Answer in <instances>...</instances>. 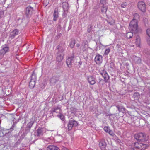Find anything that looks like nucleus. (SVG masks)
<instances>
[{"label":"nucleus","instance_id":"obj_16","mask_svg":"<svg viewBox=\"0 0 150 150\" xmlns=\"http://www.w3.org/2000/svg\"><path fill=\"white\" fill-rule=\"evenodd\" d=\"M132 59L135 64H138L141 63V59L139 57H137L136 56H133Z\"/></svg>","mask_w":150,"mask_h":150},{"label":"nucleus","instance_id":"obj_24","mask_svg":"<svg viewBox=\"0 0 150 150\" xmlns=\"http://www.w3.org/2000/svg\"><path fill=\"white\" fill-rule=\"evenodd\" d=\"M57 48L58 49H59V51L58 52V53H60L62 54L63 52L65 50V48L61 47L59 45H58L57 46Z\"/></svg>","mask_w":150,"mask_h":150},{"label":"nucleus","instance_id":"obj_53","mask_svg":"<svg viewBox=\"0 0 150 150\" xmlns=\"http://www.w3.org/2000/svg\"><path fill=\"white\" fill-rule=\"evenodd\" d=\"M108 22L110 25H112V24L110 22Z\"/></svg>","mask_w":150,"mask_h":150},{"label":"nucleus","instance_id":"obj_45","mask_svg":"<svg viewBox=\"0 0 150 150\" xmlns=\"http://www.w3.org/2000/svg\"><path fill=\"white\" fill-rule=\"evenodd\" d=\"M116 47H117V48H120V44H117L116 45Z\"/></svg>","mask_w":150,"mask_h":150},{"label":"nucleus","instance_id":"obj_12","mask_svg":"<svg viewBox=\"0 0 150 150\" xmlns=\"http://www.w3.org/2000/svg\"><path fill=\"white\" fill-rule=\"evenodd\" d=\"M88 82L92 85H94L96 83V78L93 76H90L87 77Z\"/></svg>","mask_w":150,"mask_h":150},{"label":"nucleus","instance_id":"obj_27","mask_svg":"<svg viewBox=\"0 0 150 150\" xmlns=\"http://www.w3.org/2000/svg\"><path fill=\"white\" fill-rule=\"evenodd\" d=\"M101 11L103 13H105L107 10L108 7L107 6H101Z\"/></svg>","mask_w":150,"mask_h":150},{"label":"nucleus","instance_id":"obj_29","mask_svg":"<svg viewBox=\"0 0 150 150\" xmlns=\"http://www.w3.org/2000/svg\"><path fill=\"white\" fill-rule=\"evenodd\" d=\"M106 144L104 141L100 142L99 143V146L101 148H105L106 146Z\"/></svg>","mask_w":150,"mask_h":150},{"label":"nucleus","instance_id":"obj_49","mask_svg":"<svg viewBox=\"0 0 150 150\" xmlns=\"http://www.w3.org/2000/svg\"><path fill=\"white\" fill-rule=\"evenodd\" d=\"M76 47H79L80 45H79V44L77 43L76 45Z\"/></svg>","mask_w":150,"mask_h":150},{"label":"nucleus","instance_id":"obj_42","mask_svg":"<svg viewBox=\"0 0 150 150\" xmlns=\"http://www.w3.org/2000/svg\"><path fill=\"white\" fill-rule=\"evenodd\" d=\"M16 126V124L14 122L13 123V124L12 125V126L11 127V128L10 129V130H12L14 127Z\"/></svg>","mask_w":150,"mask_h":150},{"label":"nucleus","instance_id":"obj_6","mask_svg":"<svg viewBox=\"0 0 150 150\" xmlns=\"http://www.w3.org/2000/svg\"><path fill=\"white\" fill-rule=\"evenodd\" d=\"M138 7L140 11L143 12H144L146 11V5L143 1H140L138 3Z\"/></svg>","mask_w":150,"mask_h":150},{"label":"nucleus","instance_id":"obj_38","mask_svg":"<svg viewBox=\"0 0 150 150\" xmlns=\"http://www.w3.org/2000/svg\"><path fill=\"white\" fill-rule=\"evenodd\" d=\"M110 51V48L107 49L105 50L104 53V54L105 55H108Z\"/></svg>","mask_w":150,"mask_h":150},{"label":"nucleus","instance_id":"obj_5","mask_svg":"<svg viewBox=\"0 0 150 150\" xmlns=\"http://www.w3.org/2000/svg\"><path fill=\"white\" fill-rule=\"evenodd\" d=\"M100 74L104 78L105 82V83L108 82L109 79V76L106 71L103 70L100 71Z\"/></svg>","mask_w":150,"mask_h":150},{"label":"nucleus","instance_id":"obj_23","mask_svg":"<svg viewBox=\"0 0 150 150\" xmlns=\"http://www.w3.org/2000/svg\"><path fill=\"white\" fill-rule=\"evenodd\" d=\"M141 43V39L139 36L136 37V44L137 46L138 47H139Z\"/></svg>","mask_w":150,"mask_h":150},{"label":"nucleus","instance_id":"obj_41","mask_svg":"<svg viewBox=\"0 0 150 150\" xmlns=\"http://www.w3.org/2000/svg\"><path fill=\"white\" fill-rule=\"evenodd\" d=\"M110 67L111 68H114V63L112 62H111L110 63Z\"/></svg>","mask_w":150,"mask_h":150},{"label":"nucleus","instance_id":"obj_36","mask_svg":"<svg viewBox=\"0 0 150 150\" xmlns=\"http://www.w3.org/2000/svg\"><path fill=\"white\" fill-rule=\"evenodd\" d=\"M92 27L93 26L91 24H90L88 25L87 29V31L88 33H90L92 29Z\"/></svg>","mask_w":150,"mask_h":150},{"label":"nucleus","instance_id":"obj_46","mask_svg":"<svg viewBox=\"0 0 150 150\" xmlns=\"http://www.w3.org/2000/svg\"><path fill=\"white\" fill-rule=\"evenodd\" d=\"M67 11L66 12H65V11H64V16L65 17L67 16Z\"/></svg>","mask_w":150,"mask_h":150},{"label":"nucleus","instance_id":"obj_20","mask_svg":"<svg viewBox=\"0 0 150 150\" xmlns=\"http://www.w3.org/2000/svg\"><path fill=\"white\" fill-rule=\"evenodd\" d=\"M58 148L55 146L49 145L47 148V150H58Z\"/></svg>","mask_w":150,"mask_h":150},{"label":"nucleus","instance_id":"obj_35","mask_svg":"<svg viewBox=\"0 0 150 150\" xmlns=\"http://www.w3.org/2000/svg\"><path fill=\"white\" fill-rule=\"evenodd\" d=\"M106 0H100V4L101 6H106Z\"/></svg>","mask_w":150,"mask_h":150},{"label":"nucleus","instance_id":"obj_4","mask_svg":"<svg viewBox=\"0 0 150 150\" xmlns=\"http://www.w3.org/2000/svg\"><path fill=\"white\" fill-rule=\"evenodd\" d=\"M33 11V8L30 6H28L26 8L25 11V15L28 18H29L31 16Z\"/></svg>","mask_w":150,"mask_h":150},{"label":"nucleus","instance_id":"obj_44","mask_svg":"<svg viewBox=\"0 0 150 150\" xmlns=\"http://www.w3.org/2000/svg\"><path fill=\"white\" fill-rule=\"evenodd\" d=\"M139 149H137V148L135 147L134 148H131L130 149V150H139Z\"/></svg>","mask_w":150,"mask_h":150},{"label":"nucleus","instance_id":"obj_13","mask_svg":"<svg viewBox=\"0 0 150 150\" xmlns=\"http://www.w3.org/2000/svg\"><path fill=\"white\" fill-rule=\"evenodd\" d=\"M19 33V30L17 29L14 30L11 32L9 38L11 39L14 38L15 36L17 35Z\"/></svg>","mask_w":150,"mask_h":150},{"label":"nucleus","instance_id":"obj_32","mask_svg":"<svg viewBox=\"0 0 150 150\" xmlns=\"http://www.w3.org/2000/svg\"><path fill=\"white\" fill-rule=\"evenodd\" d=\"M133 33L132 32H129L126 34V37L128 38H130L133 36Z\"/></svg>","mask_w":150,"mask_h":150},{"label":"nucleus","instance_id":"obj_30","mask_svg":"<svg viewBox=\"0 0 150 150\" xmlns=\"http://www.w3.org/2000/svg\"><path fill=\"white\" fill-rule=\"evenodd\" d=\"M34 122L33 121H31L28 123L27 125V128L30 129L33 126V125L34 124Z\"/></svg>","mask_w":150,"mask_h":150},{"label":"nucleus","instance_id":"obj_51","mask_svg":"<svg viewBox=\"0 0 150 150\" xmlns=\"http://www.w3.org/2000/svg\"><path fill=\"white\" fill-rule=\"evenodd\" d=\"M79 64L80 65H81L82 64V62H79Z\"/></svg>","mask_w":150,"mask_h":150},{"label":"nucleus","instance_id":"obj_19","mask_svg":"<svg viewBox=\"0 0 150 150\" xmlns=\"http://www.w3.org/2000/svg\"><path fill=\"white\" fill-rule=\"evenodd\" d=\"M104 130L106 132L109 133L110 135L111 136L113 135V133L112 131L110 130L109 127H105L104 128Z\"/></svg>","mask_w":150,"mask_h":150},{"label":"nucleus","instance_id":"obj_54","mask_svg":"<svg viewBox=\"0 0 150 150\" xmlns=\"http://www.w3.org/2000/svg\"><path fill=\"white\" fill-rule=\"evenodd\" d=\"M2 15H3V14H2V15H1V14H0V18H1V17H2Z\"/></svg>","mask_w":150,"mask_h":150},{"label":"nucleus","instance_id":"obj_8","mask_svg":"<svg viewBox=\"0 0 150 150\" xmlns=\"http://www.w3.org/2000/svg\"><path fill=\"white\" fill-rule=\"evenodd\" d=\"M74 56L73 54L70 57H69L67 59L66 63L67 66L69 68H70L71 66L72 63L74 60Z\"/></svg>","mask_w":150,"mask_h":150},{"label":"nucleus","instance_id":"obj_55","mask_svg":"<svg viewBox=\"0 0 150 150\" xmlns=\"http://www.w3.org/2000/svg\"><path fill=\"white\" fill-rule=\"evenodd\" d=\"M145 20H146V21H147V19H146V18L145 19Z\"/></svg>","mask_w":150,"mask_h":150},{"label":"nucleus","instance_id":"obj_52","mask_svg":"<svg viewBox=\"0 0 150 150\" xmlns=\"http://www.w3.org/2000/svg\"><path fill=\"white\" fill-rule=\"evenodd\" d=\"M72 109H73V110H76V109L75 108H72Z\"/></svg>","mask_w":150,"mask_h":150},{"label":"nucleus","instance_id":"obj_15","mask_svg":"<svg viewBox=\"0 0 150 150\" xmlns=\"http://www.w3.org/2000/svg\"><path fill=\"white\" fill-rule=\"evenodd\" d=\"M44 129L42 128H39L36 131V135L38 136L43 135Z\"/></svg>","mask_w":150,"mask_h":150},{"label":"nucleus","instance_id":"obj_11","mask_svg":"<svg viewBox=\"0 0 150 150\" xmlns=\"http://www.w3.org/2000/svg\"><path fill=\"white\" fill-rule=\"evenodd\" d=\"M94 60L96 64H100L102 62V57L101 55L97 54L96 55L94 59Z\"/></svg>","mask_w":150,"mask_h":150},{"label":"nucleus","instance_id":"obj_3","mask_svg":"<svg viewBox=\"0 0 150 150\" xmlns=\"http://www.w3.org/2000/svg\"><path fill=\"white\" fill-rule=\"evenodd\" d=\"M139 142H134V146L135 147L138 149H139L144 150L147 147V146L146 144L143 143H139Z\"/></svg>","mask_w":150,"mask_h":150},{"label":"nucleus","instance_id":"obj_40","mask_svg":"<svg viewBox=\"0 0 150 150\" xmlns=\"http://www.w3.org/2000/svg\"><path fill=\"white\" fill-rule=\"evenodd\" d=\"M146 33L147 35L150 37V29H147L146 31Z\"/></svg>","mask_w":150,"mask_h":150},{"label":"nucleus","instance_id":"obj_10","mask_svg":"<svg viewBox=\"0 0 150 150\" xmlns=\"http://www.w3.org/2000/svg\"><path fill=\"white\" fill-rule=\"evenodd\" d=\"M50 112L52 114H53L54 113L59 114L61 112V107L59 106L54 107L51 109Z\"/></svg>","mask_w":150,"mask_h":150},{"label":"nucleus","instance_id":"obj_1","mask_svg":"<svg viewBox=\"0 0 150 150\" xmlns=\"http://www.w3.org/2000/svg\"><path fill=\"white\" fill-rule=\"evenodd\" d=\"M134 137L139 142H144L147 139L146 134L142 132L135 134Z\"/></svg>","mask_w":150,"mask_h":150},{"label":"nucleus","instance_id":"obj_43","mask_svg":"<svg viewBox=\"0 0 150 150\" xmlns=\"http://www.w3.org/2000/svg\"><path fill=\"white\" fill-rule=\"evenodd\" d=\"M63 21V19L62 18L59 19V25H60V24L61 23L62 21Z\"/></svg>","mask_w":150,"mask_h":150},{"label":"nucleus","instance_id":"obj_37","mask_svg":"<svg viewBox=\"0 0 150 150\" xmlns=\"http://www.w3.org/2000/svg\"><path fill=\"white\" fill-rule=\"evenodd\" d=\"M98 81H99L98 83L99 85H103L104 81L103 79H102L100 78L99 79Z\"/></svg>","mask_w":150,"mask_h":150},{"label":"nucleus","instance_id":"obj_7","mask_svg":"<svg viewBox=\"0 0 150 150\" xmlns=\"http://www.w3.org/2000/svg\"><path fill=\"white\" fill-rule=\"evenodd\" d=\"M78 125L77 122L74 120H70L68 124V129L69 131L71 130L73 127Z\"/></svg>","mask_w":150,"mask_h":150},{"label":"nucleus","instance_id":"obj_9","mask_svg":"<svg viewBox=\"0 0 150 150\" xmlns=\"http://www.w3.org/2000/svg\"><path fill=\"white\" fill-rule=\"evenodd\" d=\"M9 50V48L7 45H3L1 50V54L4 55Z\"/></svg>","mask_w":150,"mask_h":150},{"label":"nucleus","instance_id":"obj_48","mask_svg":"<svg viewBox=\"0 0 150 150\" xmlns=\"http://www.w3.org/2000/svg\"><path fill=\"white\" fill-rule=\"evenodd\" d=\"M62 150H68L67 148H66V147H64L62 149Z\"/></svg>","mask_w":150,"mask_h":150},{"label":"nucleus","instance_id":"obj_39","mask_svg":"<svg viewBox=\"0 0 150 150\" xmlns=\"http://www.w3.org/2000/svg\"><path fill=\"white\" fill-rule=\"evenodd\" d=\"M127 6V4L126 2L122 3L121 5V7L122 8H125Z\"/></svg>","mask_w":150,"mask_h":150},{"label":"nucleus","instance_id":"obj_22","mask_svg":"<svg viewBox=\"0 0 150 150\" xmlns=\"http://www.w3.org/2000/svg\"><path fill=\"white\" fill-rule=\"evenodd\" d=\"M63 54L60 53H57V60L59 62H60L63 59Z\"/></svg>","mask_w":150,"mask_h":150},{"label":"nucleus","instance_id":"obj_17","mask_svg":"<svg viewBox=\"0 0 150 150\" xmlns=\"http://www.w3.org/2000/svg\"><path fill=\"white\" fill-rule=\"evenodd\" d=\"M58 79L56 77L53 76L50 79V82L52 85H54L58 81Z\"/></svg>","mask_w":150,"mask_h":150},{"label":"nucleus","instance_id":"obj_21","mask_svg":"<svg viewBox=\"0 0 150 150\" xmlns=\"http://www.w3.org/2000/svg\"><path fill=\"white\" fill-rule=\"evenodd\" d=\"M119 112L124 113L125 111V108L122 106L117 105L116 106Z\"/></svg>","mask_w":150,"mask_h":150},{"label":"nucleus","instance_id":"obj_34","mask_svg":"<svg viewBox=\"0 0 150 150\" xmlns=\"http://www.w3.org/2000/svg\"><path fill=\"white\" fill-rule=\"evenodd\" d=\"M58 117L60 118L62 121H64V116L62 114L61 112L57 115Z\"/></svg>","mask_w":150,"mask_h":150},{"label":"nucleus","instance_id":"obj_28","mask_svg":"<svg viewBox=\"0 0 150 150\" xmlns=\"http://www.w3.org/2000/svg\"><path fill=\"white\" fill-rule=\"evenodd\" d=\"M31 80L36 81V75L35 72L33 71L31 76Z\"/></svg>","mask_w":150,"mask_h":150},{"label":"nucleus","instance_id":"obj_14","mask_svg":"<svg viewBox=\"0 0 150 150\" xmlns=\"http://www.w3.org/2000/svg\"><path fill=\"white\" fill-rule=\"evenodd\" d=\"M62 6L64 11L65 12L67 11L69 9V4L68 3L66 2H64L62 3Z\"/></svg>","mask_w":150,"mask_h":150},{"label":"nucleus","instance_id":"obj_26","mask_svg":"<svg viewBox=\"0 0 150 150\" xmlns=\"http://www.w3.org/2000/svg\"><path fill=\"white\" fill-rule=\"evenodd\" d=\"M139 15L136 13L134 15V18L133 20L132 21H136V22H137L138 20L139 19Z\"/></svg>","mask_w":150,"mask_h":150},{"label":"nucleus","instance_id":"obj_31","mask_svg":"<svg viewBox=\"0 0 150 150\" xmlns=\"http://www.w3.org/2000/svg\"><path fill=\"white\" fill-rule=\"evenodd\" d=\"M75 44V41L74 40H71V42H70L69 44L70 47L71 48H73L74 47Z\"/></svg>","mask_w":150,"mask_h":150},{"label":"nucleus","instance_id":"obj_18","mask_svg":"<svg viewBox=\"0 0 150 150\" xmlns=\"http://www.w3.org/2000/svg\"><path fill=\"white\" fill-rule=\"evenodd\" d=\"M53 19L54 21H56L58 18V12L57 9H55L53 14Z\"/></svg>","mask_w":150,"mask_h":150},{"label":"nucleus","instance_id":"obj_47","mask_svg":"<svg viewBox=\"0 0 150 150\" xmlns=\"http://www.w3.org/2000/svg\"><path fill=\"white\" fill-rule=\"evenodd\" d=\"M147 42L149 45H150V38L149 39L147 40Z\"/></svg>","mask_w":150,"mask_h":150},{"label":"nucleus","instance_id":"obj_33","mask_svg":"<svg viewBox=\"0 0 150 150\" xmlns=\"http://www.w3.org/2000/svg\"><path fill=\"white\" fill-rule=\"evenodd\" d=\"M140 96V95L138 92H135V93L133 96V97L134 98L136 99H138Z\"/></svg>","mask_w":150,"mask_h":150},{"label":"nucleus","instance_id":"obj_2","mask_svg":"<svg viewBox=\"0 0 150 150\" xmlns=\"http://www.w3.org/2000/svg\"><path fill=\"white\" fill-rule=\"evenodd\" d=\"M129 28L132 32L136 33H137L138 31L137 22H136V21H132L129 23Z\"/></svg>","mask_w":150,"mask_h":150},{"label":"nucleus","instance_id":"obj_50","mask_svg":"<svg viewBox=\"0 0 150 150\" xmlns=\"http://www.w3.org/2000/svg\"><path fill=\"white\" fill-rule=\"evenodd\" d=\"M71 26H69V28H68V30H69L71 28Z\"/></svg>","mask_w":150,"mask_h":150},{"label":"nucleus","instance_id":"obj_25","mask_svg":"<svg viewBox=\"0 0 150 150\" xmlns=\"http://www.w3.org/2000/svg\"><path fill=\"white\" fill-rule=\"evenodd\" d=\"M35 81L31 80L29 83V86L31 89L33 88L35 86Z\"/></svg>","mask_w":150,"mask_h":150}]
</instances>
